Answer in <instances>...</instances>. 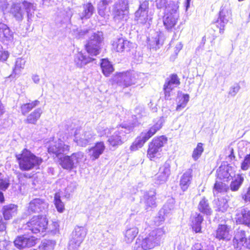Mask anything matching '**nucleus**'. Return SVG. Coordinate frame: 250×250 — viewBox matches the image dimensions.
Listing matches in <instances>:
<instances>
[{
  "label": "nucleus",
  "instance_id": "nucleus-13",
  "mask_svg": "<svg viewBox=\"0 0 250 250\" xmlns=\"http://www.w3.org/2000/svg\"><path fill=\"white\" fill-rule=\"evenodd\" d=\"M69 150V146L65 145L61 139L50 143L48 147V153L57 157L62 154L67 153Z\"/></svg>",
  "mask_w": 250,
  "mask_h": 250
},
{
  "label": "nucleus",
  "instance_id": "nucleus-7",
  "mask_svg": "<svg viewBox=\"0 0 250 250\" xmlns=\"http://www.w3.org/2000/svg\"><path fill=\"white\" fill-rule=\"evenodd\" d=\"M103 40V37L102 32L93 33L91 35L85 45L86 50L89 55L96 56L99 54Z\"/></svg>",
  "mask_w": 250,
  "mask_h": 250
},
{
  "label": "nucleus",
  "instance_id": "nucleus-26",
  "mask_svg": "<svg viewBox=\"0 0 250 250\" xmlns=\"http://www.w3.org/2000/svg\"><path fill=\"white\" fill-rule=\"evenodd\" d=\"M18 206L10 204L4 206L2 208V213L5 220H9L17 213Z\"/></svg>",
  "mask_w": 250,
  "mask_h": 250
},
{
  "label": "nucleus",
  "instance_id": "nucleus-62",
  "mask_svg": "<svg viewBox=\"0 0 250 250\" xmlns=\"http://www.w3.org/2000/svg\"><path fill=\"white\" fill-rule=\"evenodd\" d=\"M7 2L5 0H0V10L4 11L7 7Z\"/></svg>",
  "mask_w": 250,
  "mask_h": 250
},
{
  "label": "nucleus",
  "instance_id": "nucleus-60",
  "mask_svg": "<svg viewBox=\"0 0 250 250\" xmlns=\"http://www.w3.org/2000/svg\"><path fill=\"white\" fill-rule=\"evenodd\" d=\"M44 250H53L54 245L51 242H47V243H43Z\"/></svg>",
  "mask_w": 250,
  "mask_h": 250
},
{
  "label": "nucleus",
  "instance_id": "nucleus-46",
  "mask_svg": "<svg viewBox=\"0 0 250 250\" xmlns=\"http://www.w3.org/2000/svg\"><path fill=\"white\" fill-rule=\"evenodd\" d=\"M228 189V187L226 184L216 181L214 186L213 194L215 195L219 192L226 191Z\"/></svg>",
  "mask_w": 250,
  "mask_h": 250
},
{
  "label": "nucleus",
  "instance_id": "nucleus-20",
  "mask_svg": "<svg viewBox=\"0 0 250 250\" xmlns=\"http://www.w3.org/2000/svg\"><path fill=\"white\" fill-rule=\"evenodd\" d=\"M217 178L224 181L232 179L234 175L232 167L228 165L221 166L217 170Z\"/></svg>",
  "mask_w": 250,
  "mask_h": 250
},
{
  "label": "nucleus",
  "instance_id": "nucleus-4",
  "mask_svg": "<svg viewBox=\"0 0 250 250\" xmlns=\"http://www.w3.org/2000/svg\"><path fill=\"white\" fill-rule=\"evenodd\" d=\"M133 127V125H123L117 127L108 139L109 145L115 148L122 145L126 140V134L130 132Z\"/></svg>",
  "mask_w": 250,
  "mask_h": 250
},
{
  "label": "nucleus",
  "instance_id": "nucleus-17",
  "mask_svg": "<svg viewBox=\"0 0 250 250\" xmlns=\"http://www.w3.org/2000/svg\"><path fill=\"white\" fill-rule=\"evenodd\" d=\"M180 83L179 79L175 74L171 75L169 78L166 79L164 85L165 97L166 100H170L171 92L174 88Z\"/></svg>",
  "mask_w": 250,
  "mask_h": 250
},
{
  "label": "nucleus",
  "instance_id": "nucleus-42",
  "mask_svg": "<svg viewBox=\"0 0 250 250\" xmlns=\"http://www.w3.org/2000/svg\"><path fill=\"white\" fill-rule=\"evenodd\" d=\"M144 137V136L141 133L140 135L135 139L130 147L131 151H136L144 146V144L147 141Z\"/></svg>",
  "mask_w": 250,
  "mask_h": 250
},
{
  "label": "nucleus",
  "instance_id": "nucleus-5",
  "mask_svg": "<svg viewBox=\"0 0 250 250\" xmlns=\"http://www.w3.org/2000/svg\"><path fill=\"white\" fill-rule=\"evenodd\" d=\"M178 7L174 4L166 7L165 14L163 17V23L168 31H172L179 18Z\"/></svg>",
  "mask_w": 250,
  "mask_h": 250
},
{
  "label": "nucleus",
  "instance_id": "nucleus-12",
  "mask_svg": "<svg viewBox=\"0 0 250 250\" xmlns=\"http://www.w3.org/2000/svg\"><path fill=\"white\" fill-rule=\"evenodd\" d=\"M95 134L92 130L83 131L76 130L75 133V140L77 144L82 146H85L95 139Z\"/></svg>",
  "mask_w": 250,
  "mask_h": 250
},
{
  "label": "nucleus",
  "instance_id": "nucleus-28",
  "mask_svg": "<svg viewBox=\"0 0 250 250\" xmlns=\"http://www.w3.org/2000/svg\"><path fill=\"white\" fill-rule=\"evenodd\" d=\"M139 233L138 229L134 226H129L126 227L124 232V240L127 243H131Z\"/></svg>",
  "mask_w": 250,
  "mask_h": 250
},
{
  "label": "nucleus",
  "instance_id": "nucleus-49",
  "mask_svg": "<svg viewBox=\"0 0 250 250\" xmlns=\"http://www.w3.org/2000/svg\"><path fill=\"white\" fill-rule=\"evenodd\" d=\"M10 185L9 179L0 173V189L5 190Z\"/></svg>",
  "mask_w": 250,
  "mask_h": 250
},
{
  "label": "nucleus",
  "instance_id": "nucleus-14",
  "mask_svg": "<svg viewBox=\"0 0 250 250\" xmlns=\"http://www.w3.org/2000/svg\"><path fill=\"white\" fill-rule=\"evenodd\" d=\"M149 2L147 0H140L137 11L135 13V20L138 23L144 24L148 19Z\"/></svg>",
  "mask_w": 250,
  "mask_h": 250
},
{
  "label": "nucleus",
  "instance_id": "nucleus-35",
  "mask_svg": "<svg viewBox=\"0 0 250 250\" xmlns=\"http://www.w3.org/2000/svg\"><path fill=\"white\" fill-rule=\"evenodd\" d=\"M129 42L123 38L115 39L112 43L113 49L117 52H123L128 47Z\"/></svg>",
  "mask_w": 250,
  "mask_h": 250
},
{
  "label": "nucleus",
  "instance_id": "nucleus-2",
  "mask_svg": "<svg viewBox=\"0 0 250 250\" xmlns=\"http://www.w3.org/2000/svg\"><path fill=\"white\" fill-rule=\"evenodd\" d=\"M36 9V6L33 3L24 0L22 2L13 3L11 5L9 13L16 21L20 22L23 20L25 11L27 21L30 23L33 21Z\"/></svg>",
  "mask_w": 250,
  "mask_h": 250
},
{
  "label": "nucleus",
  "instance_id": "nucleus-16",
  "mask_svg": "<svg viewBox=\"0 0 250 250\" xmlns=\"http://www.w3.org/2000/svg\"><path fill=\"white\" fill-rule=\"evenodd\" d=\"M231 10L228 8H226L225 7H222L219 12V17L216 22V25L219 28L220 34L224 33L225 27L231 19Z\"/></svg>",
  "mask_w": 250,
  "mask_h": 250
},
{
  "label": "nucleus",
  "instance_id": "nucleus-57",
  "mask_svg": "<svg viewBox=\"0 0 250 250\" xmlns=\"http://www.w3.org/2000/svg\"><path fill=\"white\" fill-rule=\"evenodd\" d=\"M240 89V86L238 84H236L235 85L231 86L230 88L229 91V94L232 97H234L236 94L238 92Z\"/></svg>",
  "mask_w": 250,
  "mask_h": 250
},
{
  "label": "nucleus",
  "instance_id": "nucleus-38",
  "mask_svg": "<svg viewBox=\"0 0 250 250\" xmlns=\"http://www.w3.org/2000/svg\"><path fill=\"white\" fill-rule=\"evenodd\" d=\"M83 11L81 13L82 19H89L95 11V7L91 2H88L83 5Z\"/></svg>",
  "mask_w": 250,
  "mask_h": 250
},
{
  "label": "nucleus",
  "instance_id": "nucleus-63",
  "mask_svg": "<svg viewBox=\"0 0 250 250\" xmlns=\"http://www.w3.org/2000/svg\"><path fill=\"white\" fill-rule=\"evenodd\" d=\"M32 80L35 83H39L40 81L39 76L37 74H33L32 76Z\"/></svg>",
  "mask_w": 250,
  "mask_h": 250
},
{
  "label": "nucleus",
  "instance_id": "nucleus-29",
  "mask_svg": "<svg viewBox=\"0 0 250 250\" xmlns=\"http://www.w3.org/2000/svg\"><path fill=\"white\" fill-rule=\"evenodd\" d=\"M197 209L199 211L206 215H210L212 212L208 201L205 197H203L200 200Z\"/></svg>",
  "mask_w": 250,
  "mask_h": 250
},
{
  "label": "nucleus",
  "instance_id": "nucleus-23",
  "mask_svg": "<svg viewBox=\"0 0 250 250\" xmlns=\"http://www.w3.org/2000/svg\"><path fill=\"white\" fill-rule=\"evenodd\" d=\"M156 194L154 189L150 190L145 193L142 201L145 204L146 209L156 207Z\"/></svg>",
  "mask_w": 250,
  "mask_h": 250
},
{
  "label": "nucleus",
  "instance_id": "nucleus-52",
  "mask_svg": "<svg viewBox=\"0 0 250 250\" xmlns=\"http://www.w3.org/2000/svg\"><path fill=\"white\" fill-rule=\"evenodd\" d=\"M26 60L23 58H19L16 60L15 65L14 71H20L24 68L26 63Z\"/></svg>",
  "mask_w": 250,
  "mask_h": 250
},
{
  "label": "nucleus",
  "instance_id": "nucleus-6",
  "mask_svg": "<svg viewBox=\"0 0 250 250\" xmlns=\"http://www.w3.org/2000/svg\"><path fill=\"white\" fill-rule=\"evenodd\" d=\"M139 78V74L131 71L116 74L113 77V81L120 86L128 87L137 83Z\"/></svg>",
  "mask_w": 250,
  "mask_h": 250
},
{
  "label": "nucleus",
  "instance_id": "nucleus-41",
  "mask_svg": "<svg viewBox=\"0 0 250 250\" xmlns=\"http://www.w3.org/2000/svg\"><path fill=\"white\" fill-rule=\"evenodd\" d=\"M144 137V136L141 133L140 135L135 139L130 147L131 151H136L144 146V144L147 141Z\"/></svg>",
  "mask_w": 250,
  "mask_h": 250
},
{
  "label": "nucleus",
  "instance_id": "nucleus-59",
  "mask_svg": "<svg viewBox=\"0 0 250 250\" xmlns=\"http://www.w3.org/2000/svg\"><path fill=\"white\" fill-rule=\"evenodd\" d=\"M166 0H156V5L158 8L161 9L165 6Z\"/></svg>",
  "mask_w": 250,
  "mask_h": 250
},
{
  "label": "nucleus",
  "instance_id": "nucleus-25",
  "mask_svg": "<svg viewBox=\"0 0 250 250\" xmlns=\"http://www.w3.org/2000/svg\"><path fill=\"white\" fill-rule=\"evenodd\" d=\"M95 60V59L91 57L87 56L81 52L75 54L74 57V62L78 67H83L88 63Z\"/></svg>",
  "mask_w": 250,
  "mask_h": 250
},
{
  "label": "nucleus",
  "instance_id": "nucleus-19",
  "mask_svg": "<svg viewBox=\"0 0 250 250\" xmlns=\"http://www.w3.org/2000/svg\"><path fill=\"white\" fill-rule=\"evenodd\" d=\"M170 174V165L165 163L159 168L158 172L155 177V183L157 184H162L166 182Z\"/></svg>",
  "mask_w": 250,
  "mask_h": 250
},
{
  "label": "nucleus",
  "instance_id": "nucleus-40",
  "mask_svg": "<svg viewBox=\"0 0 250 250\" xmlns=\"http://www.w3.org/2000/svg\"><path fill=\"white\" fill-rule=\"evenodd\" d=\"M39 101L36 100L30 103L23 104L21 106V113L23 115L28 113L32 109L40 104Z\"/></svg>",
  "mask_w": 250,
  "mask_h": 250
},
{
  "label": "nucleus",
  "instance_id": "nucleus-43",
  "mask_svg": "<svg viewBox=\"0 0 250 250\" xmlns=\"http://www.w3.org/2000/svg\"><path fill=\"white\" fill-rule=\"evenodd\" d=\"M101 67L103 74L106 77H108L114 70L112 65L106 59L102 60Z\"/></svg>",
  "mask_w": 250,
  "mask_h": 250
},
{
  "label": "nucleus",
  "instance_id": "nucleus-47",
  "mask_svg": "<svg viewBox=\"0 0 250 250\" xmlns=\"http://www.w3.org/2000/svg\"><path fill=\"white\" fill-rule=\"evenodd\" d=\"M128 0H119L114 4L113 9L128 11Z\"/></svg>",
  "mask_w": 250,
  "mask_h": 250
},
{
  "label": "nucleus",
  "instance_id": "nucleus-21",
  "mask_svg": "<svg viewBox=\"0 0 250 250\" xmlns=\"http://www.w3.org/2000/svg\"><path fill=\"white\" fill-rule=\"evenodd\" d=\"M105 149V146L103 142H97L94 146L88 149V154L90 158L92 161L98 159Z\"/></svg>",
  "mask_w": 250,
  "mask_h": 250
},
{
  "label": "nucleus",
  "instance_id": "nucleus-34",
  "mask_svg": "<svg viewBox=\"0 0 250 250\" xmlns=\"http://www.w3.org/2000/svg\"><path fill=\"white\" fill-rule=\"evenodd\" d=\"M42 113V110L41 108H37L30 113L24 120L26 124L35 125L39 120Z\"/></svg>",
  "mask_w": 250,
  "mask_h": 250
},
{
  "label": "nucleus",
  "instance_id": "nucleus-30",
  "mask_svg": "<svg viewBox=\"0 0 250 250\" xmlns=\"http://www.w3.org/2000/svg\"><path fill=\"white\" fill-rule=\"evenodd\" d=\"M192 170L191 168L188 169L182 176L180 186L183 191H185L187 190L190 184L192 178Z\"/></svg>",
  "mask_w": 250,
  "mask_h": 250
},
{
  "label": "nucleus",
  "instance_id": "nucleus-31",
  "mask_svg": "<svg viewBox=\"0 0 250 250\" xmlns=\"http://www.w3.org/2000/svg\"><path fill=\"white\" fill-rule=\"evenodd\" d=\"M163 126V122L162 120H159L156 124L151 126L148 130L143 131L141 134L144 136L147 140H148L153 136L158 130H159Z\"/></svg>",
  "mask_w": 250,
  "mask_h": 250
},
{
  "label": "nucleus",
  "instance_id": "nucleus-61",
  "mask_svg": "<svg viewBox=\"0 0 250 250\" xmlns=\"http://www.w3.org/2000/svg\"><path fill=\"white\" fill-rule=\"evenodd\" d=\"M6 228V223L3 222L2 218L0 216V231H4Z\"/></svg>",
  "mask_w": 250,
  "mask_h": 250
},
{
  "label": "nucleus",
  "instance_id": "nucleus-64",
  "mask_svg": "<svg viewBox=\"0 0 250 250\" xmlns=\"http://www.w3.org/2000/svg\"><path fill=\"white\" fill-rule=\"evenodd\" d=\"M113 1V0H100L99 3L107 6L108 5L111 3Z\"/></svg>",
  "mask_w": 250,
  "mask_h": 250
},
{
  "label": "nucleus",
  "instance_id": "nucleus-10",
  "mask_svg": "<svg viewBox=\"0 0 250 250\" xmlns=\"http://www.w3.org/2000/svg\"><path fill=\"white\" fill-rule=\"evenodd\" d=\"M86 234L87 230L84 227H76L72 233L68 244V250H78Z\"/></svg>",
  "mask_w": 250,
  "mask_h": 250
},
{
  "label": "nucleus",
  "instance_id": "nucleus-44",
  "mask_svg": "<svg viewBox=\"0 0 250 250\" xmlns=\"http://www.w3.org/2000/svg\"><path fill=\"white\" fill-rule=\"evenodd\" d=\"M214 202L216 208V211H221L222 212H224L227 211L229 205L226 199L223 198L217 199V200H214Z\"/></svg>",
  "mask_w": 250,
  "mask_h": 250
},
{
  "label": "nucleus",
  "instance_id": "nucleus-51",
  "mask_svg": "<svg viewBox=\"0 0 250 250\" xmlns=\"http://www.w3.org/2000/svg\"><path fill=\"white\" fill-rule=\"evenodd\" d=\"M189 99V96L188 94H184L179 102V104L176 107V110H179L181 108H184L188 103Z\"/></svg>",
  "mask_w": 250,
  "mask_h": 250
},
{
  "label": "nucleus",
  "instance_id": "nucleus-11",
  "mask_svg": "<svg viewBox=\"0 0 250 250\" xmlns=\"http://www.w3.org/2000/svg\"><path fill=\"white\" fill-rule=\"evenodd\" d=\"M48 220L45 216H34L26 224L27 227L33 233L43 232L47 228Z\"/></svg>",
  "mask_w": 250,
  "mask_h": 250
},
{
  "label": "nucleus",
  "instance_id": "nucleus-45",
  "mask_svg": "<svg viewBox=\"0 0 250 250\" xmlns=\"http://www.w3.org/2000/svg\"><path fill=\"white\" fill-rule=\"evenodd\" d=\"M244 181V178L240 175H237L234 181L230 185V188L232 191H237Z\"/></svg>",
  "mask_w": 250,
  "mask_h": 250
},
{
  "label": "nucleus",
  "instance_id": "nucleus-55",
  "mask_svg": "<svg viewBox=\"0 0 250 250\" xmlns=\"http://www.w3.org/2000/svg\"><path fill=\"white\" fill-rule=\"evenodd\" d=\"M249 167H250V153L246 156L241 165V168L243 170H247Z\"/></svg>",
  "mask_w": 250,
  "mask_h": 250
},
{
  "label": "nucleus",
  "instance_id": "nucleus-48",
  "mask_svg": "<svg viewBox=\"0 0 250 250\" xmlns=\"http://www.w3.org/2000/svg\"><path fill=\"white\" fill-rule=\"evenodd\" d=\"M204 148L202 143H198L196 147L193 150L192 157L194 161H197L201 156Z\"/></svg>",
  "mask_w": 250,
  "mask_h": 250
},
{
  "label": "nucleus",
  "instance_id": "nucleus-15",
  "mask_svg": "<svg viewBox=\"0 0 250 250\" xmlns=\"http://www.w3.org/2000/svg\"><path fill=\"white\" fill-rule=\"evenodd\" d=\"M48 208V203L43 199L36 198L29 203L27 211L29 213H39L45 211Z\"/></svg>",
  "mask_w": 250,
  "mask_h": 250
},
{
  "label": "nucleus",
  "instance_id": "nucleus-53",
  "mask_svg": "<svg viewBox=\"0 0 250 250\" xmlns=\"http://www.w3.org/2000/svg\"><path fill=\"white\" fill-rule=\"evenodd\" d=\"M98 132L101 136L108 135L111 131L104 123H101L97 127Z\"/></svg>",
  "mask_w": 250,
  "mask_h": 250
},
{
  "label": "nucleus",
  "instance_id": "nucleus-24",
  "mask_svg": "<svg viewBox=\"0 0 250 250\" xmlns=\"http://www.w3.org/2000/svg\"><path fill=\"white\" fill-rule=\"evenodd\" d=\"M247 240L245 231L243 230H238L233 239V245L235 248L239 250L241 246H245Z\"/></svg>",
  "mask_w": 250,
  "mask_h": 250
},
{
  "label": "nucleus",
  "instance_id": "nucleus-8",
  "mask_svg": "<svg viewBox=\"0 0 250 250\" xmlns=\"http://www.w3.org/2000/svg\"><path fill=\"white\" fill-rule=\"evenodd\" d=\"M84 154L81 152L73 153L70 156H65L60 158V164L64 169L71 170L85 160Z\"/></svg>",
  "mask_w": 250,
  "mask_h": 250
},
{
  "label": "nucleus",
  "instance_id": "nucleus-22",
  "mask_svg": "<svg viewBox=\"0 0 250 250\" xmlns=\"http://www.w3.org/2000/svg\"><path fill=\"white\" fill-rule=\"evenodd\" d=\"M230 227L226 225H219L216 230L215 237L219 240L229 241L231 238Z\"/></svg>",
  "mask_w": 250,
  "mask_h": 250
},
{
  "label": "nucleus",
  "instance_id": "nucleus-27",
  "mask_svg": "<svg viewBox=\"0 0 250 250\" xmlns=\"http://www.w3.org/2000/svg\"><path fill=\"white\" fill-rule=\"evenodd\" d=\"M235 219L237 223L244 224L250 228V210L242 209L240 213L236 214Z\"/></svg>",
  "mask_w": 250,
  "mask_h": 250
},
{
  "label": "nucleus",
  "instance_id": "nucleus-9",
  "mask_svg": "<svg viewBox=\"0 0 250 250\" xmlns=\"http://www.w3.org/2000/svg\"><path fill=\"white\" fill-rule=\"evenodd\" d=\"M167 142V138L164 136L154 138L148 145L147 155L150 160L161 155L164 145Z\"/></svg>",
  "mask_w": 250,
  "mask_h": 250
},
{
  "label": "nucleus",
  "instance_id": "nucleus-33",
  "mask_svg": "<svg viewBox=\"0 0 250 250\" xmlns=\"http://www.w3.org/2000/svg\"><path fill=\"white\" fill-rule=\"evenodd\" d=\"M174 206L173 204H166L162 210L160 211V216L156 218L155 221V224L156 225H160L163 222H164L165 220V218L164 217L165 215H167L168 213H169V211L173 209Z\"/></svg>",
  "mask_w": 250,
  "mask_h": 250
},
{
  "label": "nucleus",
  "instance_id": "nucleus-50",
  "mask_svg": "<svg viewBox=\"0 0 250 250\" xmlns=\"http://www.w3.org/2000/svg\"><path fill=\"white\" fill-rule=\"evenodd\" d=\"M54 204L57 210L60 212H63L64 210V205L60 199V196L59 194L56 193L54 197Z\"/></svg>",
  "mask_w": 250,
  "mask_h": 250
},
{
  "label": "nucleus",
  "instance_id": "nucleus-1",
  "mask_svg": "<svg viewBox=\"0 0 250 250\" xmlns=\"http://www.w3.org/2000/svg\"><path fill=\"white\" fill-rule=\"evenodd\" d=\"M167 229L159 228L153 229L144 238H137L135 244V250H149L159 246L163 242Z\"/></svg>",
  "mask_w": 250,
  "mask_h": 250
},
{
  "label": "nucleus",
  "instance_id": "nucleus-54",
  "mask_svg": "<svg viewBox=\"0 0 250 250\" xmlns=\"http://www.w3.org/2000/svg\"><path fill=\"white\" fill-rule=\"evenodd\" d=\"M9 53L7 51L3 50L1 45H0V61L4 62L9 57Z\"/></svg>",
  "mask_w": 250,
  "mask_h": 250
},
{
  "label": "nucleus",
  "instance_id": "nucleus-37",
  "mask_svg": "<svg viewBox=\"0 0 250 250\" xmlns=\"http://www.w3.org/2000/svg\"><path fill=\"white\" fill-rule=\"evenodd\" d=\"M204 220L203 216L200 214L196 213L192 218V228L196 232H201V224Z\"/></svg>",
  "mask_w": 250,
  "mask_h": 250
},
{
  "label": "nucleus",
  "instance_id": "nucleus-56",
  "mask_svg": "<svg viewBox=\"0 0 250 250\" xmlns=\"http://www.w3.org/2000/svg\"><path fill=\"white\" fill-rule=\"evenodd\" d=\"M107 6L104 5L100 3L98 4L97 9L98 14L102 17H104L105 16V11L106 10Z\"/></svg>",
  "mask_w": 250,
  "mask_h": 250
},
{
  "label": "nucleus",
  "instance_id": "nucleus-58",
  "mask_svg": "<svg viewBox=\"0 0 250 250\" xmlns=\"http://www.w3.org/2000/svg\"><path fill=\"white\" fill-rule=\"evenodd\" d=\"M242 198L246 202L250 201V186L248 188L246 192L242 194Z\"/></svg>",
  "mask_w": 250,
  "mask_h": 250
},
{
  "label": "nucleus",
  "instance_id": "nucleus-18",
  "mask_svg": "<svg viewBox=\"0 0 250 250\" xmlns=\"http://www.w3.org/2000/svg\"><path fill=\"white\" fill-rule=\"evenodd\" d=\"M36 241L37 239L33 236L23 235L17 237L14 243L17 248L21 250L34 246Z\"/></svg>",
  "mask_w": 250,
  "mask_h": 250
},
{
  "label": "nucleus",
  "instance_id": "nucleus-3",
  "mask_svg": "<svg viewBox=\"0 0 250 250\" xmlns=\"http://www.w3.org/2000/svg\"><path fill=\"white\" fill-rule=\"evenodd\" d=\"M16 158L19 168L22 171L37 169L42 162V159L41 157L36 156L26 148L23 149L21 153L17 154Z\"/></svg>",
  "mask_w": 250,
  "mask_h": 250
},
{
  "label": "nucleus",
  "instance_id": "nucleus-32",
  "mask_svg": "<svg viewBox=\"0 0 250 250\" xmlns=\"http://www.w3.org/2000/svg\"><path fill=\"white\" fill-rule=\"evenodd\" d=\"M148 42L151 47L155 48V50L159 48L164 42L163 34L155 32L154 37L148 39Z\"/></svg>",
  "mask_w": 250,
  "mask_h": 250
},
{
  "label": "nucleus",
  "instance_id": "nucleus-39",
  "mask_svg": "<svg viewBox=\"0 0 250 250\" xmlns=\"http://www.w3.org/2000/svg\"><path fill=\"white\" fill-rule=\"evenodd\" d=\"M113 18L117 22L126 21L128 18V11L114 10Z\"/></svg>",
  "mask_w": 250,
  "mask_h": 250
},
{
  "label": "nucleus",
  "instance_id": "nucleus-36",
  "mask_svg": "<svg viewBox=\"0 0 250 250\" xmlns=\"http://www.w3.org/2000/svg\"><path fill=\"white\" fill-rule=\"evenodd\" d=\"M13 33L5 23L0 22V41L9 40L12 38Z\"/></svg>",
  "mask_w": 250,
  "mask_h": 250
}]
</instances>
